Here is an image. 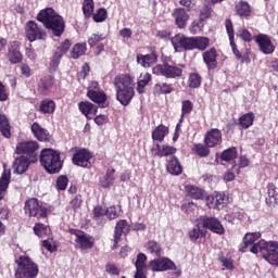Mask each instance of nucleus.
Here are the masks:
<instances>
[{
	"mask_svg": "<svg viewBox=\"0 0 278 278\" xmlns=\"http://www.w3.org/2000/svg\"><path fill=\"white\" fill-rule=\"evenodd\" d=\"M40 144L35 140H24L17 143L15 148V153L17 155H25V157L30 159V162H38V151Z\"/></svg>",
	"mask_w": 278,
	"mask_h": 278,
	"instance_id": "0eeeda50",
	"label": "nucleus"
},
{
	"mask_svg": "<svg viewBox=\"0 0 278 278\" xmlns=\"http://www.w3.org/2000/svg\"><path fill=\"white\" fill-rule=\"evenodd\" d=\"M235 10L240 18H249L251 16V5L247 1H240L236 4Z\"/></svg>",
	"mask_w": 278,
	"mask_h": 278,
	"instance_id": "37998d69",
	"label": "nucleus"
},
{
	"mask_svg": "<svg viewBox=\"0 0 278 278\" xmlns=\"http://www.w3.org/2000/svg\"><path fill=\"white\" fill-rule=\"evenodd\" d=\"M151 79H152V76L149 73H146L140 76V78L138 79V83H137V92L139 94L144 93V88H147V86H149Z\"/></svg>",
	"mask_w": 278,
	"mask_h": 278,
	"instance_id": "603ef678",
	"label": "nucleus"
},
{
	"mask_svg": "<svg viewBox=\"0 0 278 278\" xmlns=\"http://www.w3.org/2000/svg\"><path fill=\"white\" fill-rule=\"evenodd\" d=\"M87 97L93 103H97L99 108H108V94L105 91L88 89Z\"/></svg>",
	"mask_w": 278,
	"mask_h": 278,
	"instance_id": "393cba45",
	"label": "nucleus"
},
{
	"mask_svg": "<svg viewBox=\"0 0 278 278\" xmlns=\"http://www.w3.org/2000/svg\"><path fill=\"white\" fill-rule=\"evenodd\" d=\"M198 220L203 229H208V231H212V233H216L217 236H225V227L218 218L204 215L200 216Z\"/></svg>",
	"mask_w": 278,
	"mask_h": 278,
	"instance_id": "f8f14e48",
	"label": "nucleus"
},
{
	"mask_svg": "<svg viewBox=\"0 0 278 278\" xmlns=\"http://www.w3.org/2000/svg\"><path fill=\"white\" fill-rule=\"evenodd\" d=\"M68 233L76 237L75 242L76 244H78L81 251H88L92 249V247H94V239H92L91 236L84 232V230L70 228Z\"/></svg>",
	"mask_w": 278,
	"mask_h": 278,
	"instance_id": "4468645a",
	"label": "nucleus"
},
{
	"mask_svg": "<svg viewBox=\"0 0 278 278\" xmlns=\"http://www.w3.org/2000/svg\"><path fill=\"white\" fill-rule=\"evenodd\" d=\"M165 166L169 175L174 177H179V175L184 173V166H181V162H179V159L175 155L166 160Z\"/></svg>",
	"mask_w": 278,
	"mask_h": 278,
	"instance_id": "a878e982",
	"label": "nucleus"
},
{
	"mask_svg": "<svg viewBox=\"0 0 278 278\" xmlns=\"http://www.w3.org/2000/svg\"><path fill=\"white\" fill-rule=\"evenodd\" d=\"M55 86V77L52 75L45 76L39 81V90L41 94H49L51 88Z\"/></svg>",
	"mask_w": 278,
	"mask_h": 278,
	"instance_id": "72a5a7b5",
	"label": "nucleus"
},
{
	"mask_svg": "<svg viewBox=\"0 0 278 278\" xmlns=\"http://www.w3.org/2000/svg\"><path fill=\"white\" fill-rule=\"evenodd\" d=\"M148 253L154 255L155 257H162V244L155 240H150L146 244Z\"/></svg>",
	"mask_w": 278,
	"mask_h": 278,
	"instance_id": "49530a36",
	"label": "nucleus"
},
{
	"mask_svg": "<svg viewBox=\"0 0 278 278\" xmlns=\"http://www.w3.org/2000/svg\"><path fill=\"white\" fill-rule=\"evenodd\" d=\"M8 60L11 64H21L23 53L21 52V41H12L8 48Z\"/></svg>",
	"mask_w": 278,
	"mask_h": 278,
	"instance_id": "6ab92c4d",
	"label": "nucleus"
},
{
	"mask_svg": "<svg viewBox=\"0 0 278 278\" xmlns=\"http://www.w3.org/2000/svg\"><path fill=\"white\" fill-rule=\"evenodd\" d=\"M60 151L53 150L51 148H45L41 150L39 155V162L49 175H58L64 166V162L60 156Z\"/></svg>",
	"mask_w": 278,
	"mask_h": 278,
	"instance_id": "7ed1b4c3",
	"label": "nucleus"
},
{
	"mask_svg": "<svg viewBox=\"0 0 278 278\" xmlns=\"http://www.w3.org/2000/svg\"><path fill=\"white\" fill-rule=\"evenodd\" d=\"M188 236L191 242H197V240H200L201 238H205V236H207V230L201 228V223H199L188 232Z\"/></svg>",
	"mask_w": 278,
	"mask_h": 278,
	"instance_id": "a19ab883",
	"label": "nucleus"
},
{
	"mask_svg": "<svg viewBox=\"0 0 278 278\" xmlns=\"http://www.w3.org/2000/svg\"><path fill=\"white\" fill-rule=\"evenodd\" d=\"M206 205L210 210H220L227 204L225 193L216 192L212 195H206Z\"/></svg>",
	"mask_w": 278,
	"mask_h": 278,
	"instance_id": "4be33fe9",
	"label": "nucleus"
},
{
	"mask_svg": "<svg viewBox=\"0 0 278 278\" xmlns=\"http://www.w3.org/2000/svg\"><path fill=\"white\" fill-rule=\"evenodd\" d=\"M24 211L25 214L38 219L47 218V216H49V208H47L42 201L38 200L37 198L26 200Z\"/></svg>",
	"mask_w": 278,
	"mask_h": 278,
	"instance_id": "423d86ee",
	"label": "nucleus"
},
{
	"mask_svg": "<svg viewBox=\"0 0 278 278\" xmlns=\"http://www.w3.org/2000/svg\"><path fill=\"white\" fill-rule=\"evenodd\" d=\"M172 16L175 21V25L177 29H186V25H188V21H190V14L184 8L174 9Z\"/></svg>",
	"mask_w": 278,
	"mask_h": 278,
	"instance_id": "412c9836",
	"label": "nucleus"
},
{
	"mask_svg": "<svg viewBox=\"0 0 278 278\" xmlns=\"http://www.w3.org/2000/svg\"><path fill=\"white\" fill-rule=\"evenodd\" d=\"M74 154L72 156V163L74 166H80V168H87L90 170L94 164V156L92 152L86 148H74L72 149Z\"/></svg>",
	"mask_w": 278,
	"mask_h": 278,
	"instance_id": "39448f33",
	"label": "nucleus"
},
{
	"mask_svg": "<svg viewBox=\"0 0 278 278\" xmlns=\"http://www.w3.org/2000/svg\"><path fill=\"white\" fill-rule=\"evenodd\" d=\"M191 151L199 157H208L210 153L212 152L210 147H207L205 143H194L191 148Z\"/></svg>",
	"mask_w": 278,
	"mask_h": 278,
	"instance_id": "09e8293b",
	"label": "nucleus"
},
{
	"mask_svg": "<svg viewBox=\"0 0 278 278\" xmlns=\"http://www.w3.org/2000/svg\"><path fill=\"white\" fill-rule=\"evenodd\" d=\"M254 40L256 45H258L262 53H265V55H270V53H275V46L273 45V41L270 40V37H268V35L261 34L254 36Z\"/></svg>",
	"mask_w": 278,
	"mask_h": 278,
	"instance_id": "aec40b11",
	"label": "nucleus"
},
{
	"mask_svg": "<svg viewBox=\"0 0 278 278\" xmlns=\"http://www.w3.org/2000/svg\"><path fill=\"white\" fill-rule=\"evenodd\" d=\"M0 134L3 136V138H12V126L10 125V118L2 113H0Z\"/></svg>",
	"mask_w": 278,
	"mask_h": 278,
	"instance_id": "e433bc0d",
	"label": "nucleus"
},
{
	"mask_svg": "<svg viewBox=\"0 0 278 278\" xmlns=\"http://www.w3.org/2000/svg\"><path fill=\"white\" fill-rule=\"evenodd\" d=\"M55 188L58 191H64L66 188H68V176L61 175L56 178V185Z\"/></svg>",
	"mask_w": 278,
	"mask_h": 278,
	"instance_id": "69168bd1",
	"label": "nucleus"
},
{
	"mask_svg": "<svg viewBox=\"0 0 278 278\" xmlns=\"http://www.w3.org/2000/svg\"><path fill=\"white\" fill-rule=\"evenodd\" d=\"M210 37L195 36L193 37V51H205L210 47Z\"/></svg>",
	"mask_w": 278,
	"mask_h": 278,
	"instance_id": "c03bdc74",
	"label": "nucleus"
},
{
	"mask_svg": "<svg viewBox=\"0 0 278 278\" xmlns=\"http://www.w3.org/2000/svg\"><path fill=\"white\" fill-rule=\"evenodd\" d=\"M203 84V76L199 72L189 73L187 86L190 90H197Z\"/></svg>",
	"mask_w": 278,
	"mask_h": 278,
	"instance_id": "c9c22d12",
	"label": "nucleus"
},
{
	"mask_svg": "<svg viewBox=\"0 0 278 278\" xmlns=\"http://www.w3.org/2000/svg\"><path fill=\"white\" fill-rule=\"evenodd\" d=\"M192 110H194V104L192 103V101L184 100L181 102V121H184V117L188 116V114H192Z\"/></svg>",
	"mask_w": 278,
	"mask_h": 278,
	"instance_id": "13d9d810",
	"label": "nucleus"
},
{
	"mask_svg": "<svg viewBox=\"0 0 278 278\" xmlns=\"http://www.w3.org/2000/svg\"><path fill=\"white\" fill-rule=\"evenodd\" d=\"M262 238V233L260 232H248L243 237V242L241 243L239 251L241 253H247L244 249H248L250 244H254L256 240H260Z\"/></svg>",
	"mask_w": 278,
	"mask_h": 278,
	"instance_id": "f704fd0d",
	"label": "nucleus"
},
{
	"mask_svg": "<svg viewBox=\"0 0 278 278\" xmlns=\"http://www.w3.org/2000/svg\"><path fill=\"white\" fill-rule=\"evenodd\" d=\"M148 54H137V64H140L142 68H151L154 64H157V51L155 47H148Z\"/></svg>",
	"mask_w": 278,
	"mask_h": 278,
	"instance_id": "dca6fc26",
	"label": "nucleus"
},
{
	"mask_svg": "<svg viewBox=\"0 0 278 278\" xmlns=\"http://www.w3.org/2000/svg\"><path fill=\"white\" fill-rule=\"evenodd\" d=\"M147 254L139 253L137 254V258L135 262L136 270H147Z\"/></svg>",
	"mask_w": 278,
	"mask_h": 278,
	"instance_id": "052dcab7",
	"label": "nucleus"
},
{
	"mask_svg": "<svg viewBox=\"0 0 278 278\" xmlns=\"http://www.w3.org/2000/svg\"><path fill=\"white\" fill-rule=\"evenodd\" d=\"M113 86L116 91V100L124 106L129 105L134 97H136L134 77L129 74H119L115 76Z\"/></svg>",
	"mask_w": 278,
	"mask_h": 278,
	"instance_id": "f257e3e1",
	"label": "nucleus"
},
{
	"mask_svg": "<svg viewBox=\"0 0 278 278\" xmlns=\"http://www.w3.org/2000/svg\"><path fill=\"white\" fill-rule=\"evenodd\" d=\"M105 39V35L103 34H92L88 38V45L90 49H96V55H101L103 51H105V45L103 43V40Z\"/></svg>",
	"mask_w": 278,
	"mask_h": 278,
	"instance_id": "b1692460",
	"label": "nucleus"
},
{
	"mask_svg": "<svg viewBox=\"0 0 278 278\" xmlns=\"http://www.w3.org/2000/svg\"><path fill=\"white\" fill-rule=\"evenodd\" d=\"M10 170L4 169L0 177V201H3V199H5V194H8V188H10Z\"/></svg>",
	"mask_w": 278,
	"mask_h": 278,
	"instance_id": "473e14b6",
	"label": "nucleus"
},
{
	"mask_svg": "<svg viewBox=\"0 0 278 278\" xmlns=\"http://www.w3.org/2000/svg\"><path fill=\"white\" fill-rule=\"evenodd\" d=\"M169 131H170V129L167 126L160 124L152 131V140H154L156 142H164V138H166V136H168Z\"/></svg>",
	"mask_w": 278,
	"mask_h": 278,
	"instance_id": "4c0bfd02",
	"label": "nucleus"
},
{
	"mask_svg": "<svg viewBox=\"0 0 278 278\" xmlns=\"http://www.w3.org/2000/svg\"><path fill=\"white\" fill-rule=\"evenodd\" d=\"M204 144L210 147V149H214V147H218L223 144V132L218 128H212L204 135Z\"/></svg>",
	"mask_w": 278,
	"mask_h": 278,
	"instance_id": "f3484780",
	"label": "nucleus"
},
{
	"mask_svg": "<svg viewBox=\"0 0 278 278\" xmlns=\"http://www.w3.org/2000/svg\"><path fill=\"white\" fill-rule=\"evenodd\" d=\"M84 203V198L81 194H76L74 198L70 201V207L73 210V212H77L81 208V204Z\"/></svg>",
	"mask_w": 278,
	"mask_h": 278,
	"instance_id": "0e129e2a",
	"label": "nucleus"
},
{
	"mask_svg": "<svg viewBox=\"0 0 278 278\" xmlns=\"http://www.w3.org/2000/svg\"><path fill=\"white\" fill-rule=\"evenodd\" d=\"M93 220H96L97 225H105L106 220L103 216H108V207H103L101 205H97L92 210Z\"/></svg>",
	"mask_w": 278,
	"mask_h": 278,
	"instance_id": "58836bf2",
	"label": "nucleus"
},
{
	"mask_svg": "<svg viewBox=\"0 0 278 278\" xmlns=\"http://www.w3.org/2000/svg\"><path fill=\"white\" fill-rule=\"evenodd\" d=\"M204 27H205V22L201 18H198L190 24L189 30H190V34H193V35L201 34Z\"/></svg>",
	"mask_w": 278,
	"mask_h": 278,
	"instance_id": "4d7b16f0",
	"label": "nucleus"
},
{
	"mask_svg": "<svg viewBox=\"0 0 278 278\" xmlns=\"http://www.w3.org/2000/svg\"><path fill=\"white\" fill-rule=\"evenodd\" d=\"M237 157L238 149L236 147L224 150L219 155V160H222V162H233Z\"/></svg>",
	"mask_w": 278,
	"mask_h": 278,
	"instance_id": "de8ad7c7",
	"label": "nucleus"
},
{
	"mask_svg": "<svg viewBox=\"0 0 278 278\" xmlns=\"http://www.w3.org/2000/svg\"><path fill=\"white\" fill-rule=\"evenodd\" d=\"M94 23H103V21L108 20V10L104 8H100L97 12L92 15Z\"/></svg>",
	"mask_w": 278,
	"mask_h": 278,
	"instance_id": "338daca9",
	"label": "nucleus"
},
{
	"mask_svg": "<svg viewBox=\"0 0 278 278\" xmlns=\"http://www.w3.org/2000/svg\"><path fill=\"white\" fill-rule=\"evenodd\" d=\"M86 43H76L74 45L72 51H71V55L73 58V60H79V58H81V55H86Z\"/></svg>",
	"mask_w": 278,
	"mask_h": 278,
	"instance_id": "5fc2aeb1",
	"label": "nucleus"
},
{
	"mask_svg": "<svg viewBox=\"0 0 278 278\" xmlns=\"http://www.w3.org/2000/svg\"><path fill=\"white\" fill-rule=\"evenodd\" d=\"M94 12V0H84L83 2V14L85 18H90Z\"/></svg>",
	"mask_w": 278,
	"mask_h": 278,
	"instance_id": "6e6d98bb",
	"label": "nucleus"
},
{
	"mask_svg": "<svg viewBox=\"0 0 278 278\" xmlns=\"http://www.w3.org/2000/svg\"><path fill=\"white\" fill-rule=\"evenodd\" d=\"M267 194L268 197L265 199L266 205H268V207H277L278 205L277 185H275L274 182H269L267 185Z\"/></svg>",
	"mask_w": 278,
	"mask_h": 278,
	"instance_id": "c756f323",
	"label": "nucleus"
},
{
	"mask_svg": "<svg viewBox=\"0 0 278 278\" xmlns=\"http://www.w3.org/2000/svg\"><path fill=\"white\" fill-rule=\"evenodd\" d=\"M213 13L214 9L212 8V3H210V1H204L202 8L200 9L199 18L204 22L210 21Z\"/></svg>",
	"mask_w": 278,
	"mask_h": 278,
	"instance_id": "a18cd8bd",
	"label": "nucleus"
},
{
	"mask_svg": "<svg viewBox=\"0 0 278 278\" xmlns=\"http://www.w3.org/2000/svg\"><path fill=\"white\" fill-rule=\"evenodd\" d=\"M149 270L152 273H166V270H177V265L166 256H160L149 262Z\"/></svg>",
	"mask_w": 278,
	"mask_h": 278,
	"instance_id": "9b49d317",
	"label": "nucleus"
},
{
	"mask_svg": "<svg viewBox=\"0 0 278 278\" xmlns=\"http://www.w3.org/2000/svg\"><path fill=\"white\" fill-rule=\"evenodd\" d=\"M237 38H240L243 42H251L253 40V35L249 29L240 27L237 30Z\"/></svg>",
	"mask_w": 278,
	"mask_h": 278,
	"instance_id": "680f3d73",
	"label": "nucleus"
},
{
	"mask_svg": "<svg viewBox=\"0 0 278 278\" xmlns=\"http://www.w3.org/2000/svg\"><path fill=\"white\" fill-rule=\"evenodd\" d=\"M73 43L71 42V40L65 39L63 42L60 43L59 47H56V50L54 53H58L59 55L64 58V55H66V53H68Z\"/></svg>",
	"mask_w": 278,
	"mask_h": 278,
	"instance_id": "e2e57ef3",
	"label": "nucleus"
},
{
	"mask_svg": "<svg viewBox=\"0 0 278 278\" xmlns=\"http://www.w3.org/2000/svg\"><path fill=\"white\" fill-rule=\"evenodd\" d=\"M39 112L42 114H53L55 112V102L51 99H45L40 102Z\"/></svg>",
	"mask_w": 278,
	"mask_h": 278,
	"instance_id": "3c124183",
	"label": "nucleus"
},
{
	"mask_svg": "<svg viewBox=\"0 0 278 278\" xmlns=\"http://www.w3.org/2000/svg\"><path fill=\"white\" fill-rule=\"evenodd\" d=\"M78 110L88 121H92V116H97L99 108L90 101H81L78 103Z\"/></svg>",
	"mask_w": 278,
	"mask_h": 278,
	"instance_id": "bb28decb",
	"label": "nucleus"
},
{
	"mask_svg": "<svg viewBox=\"0 0 278 278\" xmlns=\"http://www.w3.org/2000/svg\"><path fill=\"white\" fill-rule=\"evenodd\" d=\"M60 62H62L61 54H59L58 52H54L49 65L50 71L52 72L58 71V67L60 66Z\"/></svg>",
	"mask_w": 278,
	"mask_h": 278,
	"instance_id": "774afa93",
	"label": "nucleus"
},
{
	"mask_svg": "<svg viewBox=\"0 0 278 278\" xmlns=\"http://www.w3.org/2000/svg\"><path fill=\"white\" fill-rule=\"evenodd\" d=\"M253 123H255V114L253 112L245 113L238 118V125L241 126V129L253 127Z\"/></svg>",
	"mask_w": 278,
	"mask_h": 278,
	"instance_id": "79ce46f5",
	"label": "nucleus"
},
{
	"mask_svg": "<svg viewBox=\"0 0 278 278\" xmlns=\"http://www.w3.org/2000/svg\"><path fill=\"white\" fill-rule=\"evenodd\" d=\"M30 131L35 136V138L39 140V142H49V140H51L49 131L42 128V126H40L38 122L33 123V125L30 126Z\"/></svg>",
	"mask_w": 278,
	"mask_h": 278,
	"instance_id": "cd10ccee",
	"label": "nucleus"
},
{
	"mask_svg": "<svg viewBox=\"0 0 278 278\" xmlns=\"http://www.w3.org/2000/svg\"><path fill=\"white\" fill-rule=\"evenodd\" d=\"M25 35L29 42H35V40H47V31L34 21H28L26 23Z\"/></svg>",
	"mask_w": 278,
	"mask_h": 278,
	"instance_id": "ddd939ff",
	"label": "nucleus"
},
{
	"mask_svg": "<svg viewBox=\"0 0 278 278\" xmlns=\"http://www.w3.org/2000/svg\"><path fill=\"white\" fill-rule=\"evenodd\" d=\"M185 190L187 192V197H190L195 201H203V199L207 198V192L194 185H187Z\"/></svg>",
	"mask_w": 278,
	"mask_h": 278,
	"instance_id": "c85d7f7f",
	"label": "nucleus"
},
{
	"mask_svg": "<svg viewBox=\"0 0 278 278\" xmlns=\"http://www.w3.org/2000/svg\"><path fill=\"white\" fill-rule=\"evenodd\" d=\"M153 75L165 77V79H179L182 77L184 70L176 65H170L168 63L156 64L152 68Z\"/></svg>",
	"mask_w": 278,
	"mask_h": 278,
	"instance_id": "6e6552de",
	"label": "nucleus"
},
{
	"mask_svg": "<svg viewBox=\"0 0 278 278\" xmlns=\"http://www.w3.org/2000/svg\"><path fill=\"white\" fill-rule=\"evenodd\" d=\"M33 231L38 238H45V236H48V233L51 231V228L42 223H37L35 224Z\"/></svg>",
	"mask_w": 278,
	"mask_h": 278,
	"instance_id": "864d4df0",
	"label": "nucleus"
},
{
	"mask_svg": "<svg viewBox=\"0 0 278 278\" xmlns=\"http://www.w3.org/2000/svg\"><path fill=\"white\" fill-rule=\"evenodd\" d=\"M129 224L126 219H121L117 222L115 229H114V243L112 247V250L115 251V249H118V243L121 242V238H123V231L126 227H128Z\"/></svg>",
	"mask_w": 278,
	"mask_h": 278,
	"instance_id": "2f4dec72",
	"label": "nucleus"
},
{
	"mask_svg": "<svg viewBox=\"0 0 278 278\" xmlns=\"http://www.w3.org/2000/svg\"><path fill=\"white\" fill-rule=\"evenodd\" d=\"M226 34L229 39V45L231 47L233 55H236L237 60H241V62L247 61V56L242 55V52L238 49L236 45V31L233 30V22L229 18L225 21Z\"/></svg>",
	"mask_w": 278,
	"mask_h": 278,
	"instance_id": "2eb2a0df",
	"label": "nucleus"
},
{
	"mask_svg": "<svg viewBox=\"0 0 278 278\" xmlns=\"http://www.w3.org/2000/svg\"><path fill=\"white\" fill-rule=\"evenodd\" d=\"M16 264L15 278H36L38 273H40L38 264L27 255L20 256Z\"/></svg>",
	"mask_w": 278,
	"mask_h": 278,
	"instance_id": "20e7f679",
	"label": "nucleus"
},
{
	"mask_svg": "<svg viewBox=\"0 0 278 278\" xmlns=\"http://www.w3.org/2000/svg\"><path fill=\"white\" fill-rule=\"evenodd\" d=\"M218 262H220L222 266L226 268V270H233L236 266L233 265V258L225 256V254H218Z\"/></svg>",
	"mask_w": 278,
	"mask_h": 278,
	"instance_id": "bf43d9fd",
	"label": "nucleus"
},
{
	"mask_svg": "<svg viewBox=\"0 0 278 278\" xmlns=\"http://www.w3.org/2000/svg\"><path fill=\"white\" fill-rule=\"evenodd\" d=\"M174 91L175 88L168 83H157L154 85V94H170Z\"/></svg>",
	"mask_w": 278,
	"mask_h": 278,
	"instance_id": "8fccbe9b",
	"label": "nucleus"
},
{
	"mask_svg": "<svg viewBox=\"0 0 278 278\" xmlns=\"http://www.w3.org/2000/svg\"><path fill=\"white\" fill-rule=\"evenodd\" d=\"M38 23H41L46 29L52 30L53 36L60 38L66 29V23L52 8L42 9L36 16Z\"/></svg>",
	"mask_w": 278,
	"mask_h": 278,
	"instance_id": "f03ea898",
	"label": "nucleus"
},
{
	"mask_svg": "<svg viewBox=\"0 0 278 278\" xmlns=\"http://www.w3.org/2000/svg\"><path fill=\"white\" fill-rule=\"evenodd\" d=\"M170 42L176 53L193 51L194 37H188L185 34L178 33L170 38Z\"/></svg>",
	"mask_w": 278,
	"mask_h": 278,
	"instance_id": "9d476101",
	"label": "nucleus"
},
{
	"mask_svg": "<svg viewBox=\"0 0 278 278\" xmlns=\"http://www.w3.org/2000/svg\"><path fill=\"white\" fill-rule=\"evenodd\" d=\"M36 162L37 161H31L28 156L21 154V156H17L13 162L14 173L23 175V173H27L29 165L36 164Z\"/></svg>",
	"mask_w": 278,
	"mask_h": 278,
	"instance_id": "5701e85b",
	"label": "nucleus"
},
{
	"mask_svg": "<svg viewBox=\"0 0 278 278\" xmlns=\"http://www.w3.org/2000/svg\"><path fill=\"white\" fill-rule=\"evenodd\" d=\"M152 152H154V157H168V155H175L177 153V148L173 146H160V143H156V149H152Z\"/></svg>",
	"mask_w": 278,
	"mask_h": 278,
	"instance_id": "7c9ffc66",
	"label": "nucleus"
},
{
	"mask_svg": "<svg viewBox=\"0 0 278 278\" xmlns=\"http://www.w3.org/2000/svg\"><path fill=\"white\" fill-rule=\"evenodd\" d=\"M250 251L251 253H254V255H257V253H263L264 258L268 263H270V255H276L278 251V242L277 241L266 242L264 240H261L257 243H254L250 249Z\"/></svg>",
	"mask_w": 278,
	"mask_h": 278,
	"instance_id": "1a4fd4ad",
	"label": "nucleus"
},
{
	"mask_svg": "<svg viewBox=\"0 0 278 278\" xmlns=\"http://www.w3.org/2000/svg\"><path fill=\"white\" fill-rule=\"evenodd\" d=\"M202 60L206 65L207 71H215V68H218V51L216 48L213 47L208 50H204Z\"/></svg>",
	"mask_w": 278,
	"mask_h": 278,
	"instance_id": "a211bd4d",
	"label": "nucleus"
},
{
	"mask_svg": "<svg viewBox=\"0 0 278 278\" xmlns=\"http://www.w3.org/2000/svg\"><path fill=\"white\" fill-rule=\"evenodd\" d=\"M116 173V169L114 168H108L105 175L100 179V186L101 188L108 189L112 188L114 186L115 177L114 174Z\"/></svg>",
	"mask_w": 278,
	"mask_h": 278,
	"instance_id": "ea45409f",
	"label": "nucleus"
}]
</instances>
